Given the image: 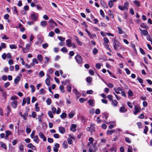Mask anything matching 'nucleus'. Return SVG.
I'll use <instances>...</instances> for the list:
<instances>
[{
  "instance_id": "36",
  "label": "nucleus",
  "mask_w": 152,
  "mask_h": 152,
  "mask_svg": "<svg viewBox=\"0 0 152 152\" xmlns=\"http://www.w3.org/2000/svg\"><path fill=\"white\" fill-rule=\"evenodd\" d=\"M29 50V49L28 48L25 47L24 48H23V51L24 53H26L28 52Z\"/></svg>"
},
{
  "instance_id": "14",
  "label": "nucleus",
  "mask_w": 152,
  "mask_h": 152,
  "mask_svg": "<svg viewBox=\"0 0 152 152\" xmlns=\"http://www.w3.org/2000/svg\"><path fill=\"white\" fill-rule=\"evenodd\" d=\"M60 132L61 134H64L65 132V129L63 127H60L59 128Z\"/></svg>"
},
{
  "instance_id": "43",
  "label": "nucleus",
  "mask_w": 152,
  "mask_h": 152,
  "mask_svg": "<svg viewBox=\"0 0 152 152\" xmlns=\"http://www.w3.org/2000/svg\"><path fill=\"white\" fill-rule=\"evenodd\" d=\"M117 28L118 30V33L120 34H122L123 33V31L121 28L120 27H117Z\"/></svg>"
},
{
  "instance_id": "37",
  "label": "nucleus",
  "mask_w": 152,
  "mask_h": 152,
  "mask_svg": "<svg viewBox=\"0 0 152 152\" xmlns=\"http://www.w3.org/2000/svg\"><path fill=\"white\" fill-rule=\"evenodd\" d=\"M28 115V113L27 112L25 113L23 115L22 117H23V118L24 120H26Z\"/></svg>"
},
{
  "instance_id": "38",
  "label": "nucleus",
  "mask_w": 152,
  "mask_h": 152,
  "mask_svg": "<svg viewBox=\"0 0 152 152\" xmlns=\"http://www.w3.org/2000/svg\"><path fill=\"white\" fill-rule=\"evenodd\" d=\"M86 80L87 82H91L92 80V78L91 77H88L86 78Z\"/></svg>"
},
{
  "instance_id": "29",
  "label": "nucleus",
  "mask_w": 152,
  "mask_h": 152,
  "mask_svg": "<svg viewBox=\"0 0 152 152\" xmlns=\"http://www.w3.org/2000/svg\"><path fill=\"white\" fill-rule=\"evenodd\" d=\"M128 4L127 2H125L123 6L124 10H127L128 9Z\"/></svg>"
},
{
  "instance_id": "60",
  "label": "nucleus",
  "mask_w": 152,
  "mask_h": 152,
  "mask_svg": "<svg viewBox=\"0 0 152 152\" xmlns=\"http://www.w3.org/2000/svg\"><path fill=\"white\" fill-rule=\"evenodd\" d=\"M35 130H33L31 134L30 135V136L32 138H33V137L34 136L35 134Z\"/></svg>"
},
{
  "instance_id": "32",
  "label": "nucleus",
  "mask_w": 152,
  "mask_h": 152,
  "mask_svg": "<svg viewBox=\"0 0 152 152\" xmlns=\"http://www.w3.org/2000/svg\"><path fill=\"white\" fill-rule=\"evenodd\" d=\"M101 4L105 8H107V6L105 3L103 1H101Z\"/></svg>"
},
{
  "instance_id": "59",
  "label": "nucleus",
  "mask_w": 152,
  "mask_h": 152,
  "mask_svg": "<svg viewBox=\"0 0 152 152\" xmlns=\"http://www.w3.org/2000/svg\"><path fill=\"white\" fill-rule=\"evenodd\" d=\"M128 94L130 96H133L132 92L131 90H129L128 91Z\"/></svg>"
},
{
  "instance_id": "2",
  "label": "nucleus",
  "mask_w": 152,
  "mask_h": 152,
  "mask_svg": "<svg viewBox=\"0 0 152 152\" xmlns=\"http://www.w3.org/2000/svg\"><path fill=\"white\" fill-rule=\"evenodd\" d=\"M77 62L79 64H80L82 61V58L80 55H77L75 57Z\"/></svg>"
},
{
  "instance_id": "50",
  "label": "nucleus",
  "mask_w": 152,
  "mask_h": 152,
  "mask_svg": "<svg viewBox=\"0 0 152 152\" xmlns=\"http://www.w3.org/2000/svg\"><path fill=\"white\" fill-rule=\"evenodd\" d=\"M58 38L60 40L62 41H64L65 40L64 37H63L61 36H59L58 37Z\"/></svg>"
},
{
  "instance_id": "5",
  "label": "nucleus",
  "mask_w": 152,
  "mask_h": 152,
  "mask_svg": "<svg viewBox=\"0 0 152 152\" xmlns=\"http://www.w3.org/2000/svg\"><path fill=\"white\" fill-rule=\"evenodd\" d=\"M17 102L16 100L13 101L11 103V105L14 109L16 108L17 106Z\"/></svg>"
},
{
  "instance_id": "1",
  "label": "nucleus",
  "mask_w": 152,
  "mask_h": 152,
  "mask_svg": "<svg viewBox=\"0 0 152 152\" xmlns=\"http://www.w3.org/2000/svg\"><path fill=\"white\" fill-rule=\"evenodd\" d=\"M97 148L96 145L94 144H92V146H90L88 149V151L89 152H95Z\"/></svg>"
},
{
  "instance_id": "46",
  "label": "nucleus",
  "mask_w": 152,
  "mask_h": 152,
  "mask_svg": "<svg viewBox=\"0 0 152 152\" xmlns=\"http://www.w3.org/2000/svg\"><path fill=\"white\" fill-rule=\"evenodd\" d=\"M93 53L94 55H96L98 52V50L96 48H94L93 50Z\"/></svg>"
},
{
  "instance_id": "28",
  "label": "nucleus",
  "mask_w": 152,
  "mask_h": 152,
  "mask_svg": "<svg viewBox=\"0 0 152 152\" xmlns=\"http://www.w3.org/2000/svg\"><path fill=\"white\" fill-rule=\"evenodd\" d=\"M12 10H13V12L14 14H15V13H17V15H18V11L17 10V8L16 7L14 6L12 8Z\"/></svg>"
},
{
  "instance_id": "24",
  "label": "nucleus",
  "mask_w": 152,
  "mask_h": 152,
  "mask_svg": "<svg viewBox=\"0 0 152 152\" xmlns=\"http://www.w3.org/2000/svg\"><path fill=\"white\" fill-rule=\"evenodd\" d=\"M37 58L39 60V61L41 62L43 60V58L42 57V56L41 54H39L37 56Z\"/></svg>"
},
{
  "instance_id": "10",
  "label": "nucleus",
  "mask_w": 152,
  "mask_h": 152,
  "mask_svg": "<svg viewBox=\"0 0 152 152\" xmlns=\"http://www.w3.org/2000/svg\"><path fill=\"white\" fill-rule=\"evenodd\" d=\"M47 76L48 78L46 80L45 83L47 86H49L50 84V81L49 80V78H50V77L48 74L47 75Z\"/></svg>"
},
{
  "instance_id": "23",
  "label": "nucleus",
  "mask_w": 152,
  "mask_h": 152,
  "mask_svg": "<svg viewBox=\"0 0 152 152\" xmlns=\"http://www.w3.org/2000/svg\"><path fill=\"white\" fill-rule=\"evenodd\" d=\"M140 26L142 28H145V29H148V26L145 24L143 23H142L140 25Z\"/></svg>"
},
{
  "instance_id": "55",
  "label": "nucleus",
  "mask_w": 152,
  "mask_h": 152,
  "mask_svg": "<svg viewBox=\"0 0 152 152\" xmlns=\"http://www.w3.org/2000/svg\"><path fill=\"white\" fill-rule=\"evenodd\" d=\"M31 129L30 128L28 127L26 128V132L27 133H29L31 132Z\"/></svg>"
},
{
  "instance_id": "12",
  "label": "nucleus",
  "mask_w": 152,
  "mask_h": 152,
  "mask_svg": "<svg viewBox=\"0 0 152 152\" xmlns=\"http://www.w3.org/2000/svg\"><path fill=\"white\" fill-rule=\"evenodd\" d=\"M140 30L143 35H147L148 34V31L146 30H142L140 28Z\"/></svg>"
},
{
  "instance_id": "48",
  "label": "nucleus",
  "mask_w": 152,
  "mask_h": 152,
  "mask_svg": "<svg viewBox=\"0 0 152 152\" xmlns=\"http://www.w3.org/2000/svg\"><path fill=\"white\" fill-rule=\"evenodd\" d=\"M10 47L11 49H16L17 46L15 45H10Z\"/></svg>"
},
{
  "instance_id": "20",
  "label": "nucleus",
  "mask_w": 152,
  "mask_h": 152,
  "mask_svg": "<svg viewBox=\"0 0 152 152\" xmlns=\"http://www.w3.org/2000/svg\"><path fill=\"white\" fill-rule=\"evenodd\" d=\"M7 115L8 116L10 113L11 112V109L9 106H7Z\"/></svg>"
},
{
  "instance_id": "54",
  "label": "nucleus",
  "mask_w": 152,
  "mask_h": 152,
  "mask_svg": "<svg viewBox=\"0 0 152 152\" xmlns=\"http://www.w3.org/2000/svg\"><path fill=\"white\" fill-rule=\"evenodd\" d=\"M19 149L21 151L23 152L24 151L23 147L22 144H21L19 147Z\"/></svg>"
},
{
  "instance_id": "3",
  "label": "nucleus",
  "mask_w": 152,
  "mask_h": 152,
  "mask_svg": "<svg viewBox=\"0 0 152 152\" xmlns=\"http://www.w3.org/2000/svg\"><path fill=\"white\" fill-rule=\"evenodd\" d=\"M140 108L139 106L138 105H136L134 106L135 111L134 112V114L135 115H136L137 114L140 112Z\"/></svg>"
},
{
  "instance_id": "39",
  "label": "nucleus",
  "mask_w": 152,
  "mask_h": 152,
  "mask_svg": "<svg viewBox=\"0 0 152 152\" xmlns=\"http://www.w3.org/2000/svg\"><path fill=\"white\" fill-rule=\"evenodd\" d=\"M59 89L60 90L61 92L63 93H64L65 92L64 88L63 86H59Z\"/></svg>"
},
{
  "instance_id": "57",
  "label": "nucleus",
  "mask_w": 152,
  "mask_h": 152,
  "mask_svg": "<svg viewBox=\"0 0 152 152\" xmlns=\"http://www.w3.org/2000/svg\"><path fill=\"white\" fill-rule=\"evenodd\" d=\"M125 140L126 142L127 143H130L131 142V141L129 138L128 137H126L125 138Z\"/></svg>"
},
{
  "instance_id": "63",
  "label": "nucleus",
  "mask_w": 152,
  "mask_h": 152,
  "mask_svg": "<svg viewBox=\"0 0 152 152\" xmlns=\"http://www.w3.org/2000/svg\"><path fill=\"white\" fill-rule=\"evenodd\" d=\"M96 67L98 69H100L101 67V65L99 63H97L96 64Z\"/></svg>"
},
{
  "instance_id": "19",
  "label": "nucleus",
  "mask_w": 152,
  "mask_h": 152,
  "mask_svg": "<svg viewBox=\"0 0 152 152\" xmlns=\"http://www.w3.org/2000/svg\"><path fill=\"white\" fill-rule=\"evenodd\" d=\"M34 141L37 143H39V140L37 135L33 137Z\"/></svg>"
},
{
  "instance_id": "27",
  "label": "nucleus",
  "mask_w": 152,
  "mask_h": 152,
  "mask_svg": "<svg viewBox=\"0 0 152 152\" xmlns=\"http://www.w3.org/2000/svg\"><path fill=\"white\" fill-rule=\"evenodd\" d=\"M115 131L113 130H108L107 131V134L110 135L112 134L113 133H114Z\"/></svg>"
},
{
  "instance_id": "18",
  "label": "nucleus",
  "mask_w": 152,
  "mask_h": 152,
  "mask_svg": "<svg viewBox=\"0 0 152 152\" xmlns=\"http://www.w3.org/2000/svg\"><path fill=\"white\" fill-rule=\"evenodd\" d=\"M115 1V0H110L108 2V5L110 8H112L113 5V2Z\"/></svg>"
},
{
  "instance_id": "22",
  "label": "nucleus",
  "mask_w": 152,
  "mask_h": 152,
  "mask_svg": "<svg viewBox=\"0 0 152 152\" xmlns=\"http://www.w3.org/2000/svg\"><path fill=\"white\" fill-rule=\"evenodd\" d=\"M127 111V110L125 109V107H121L120 109V111L122 113H125Z\"/></svg>"
},
{
  "instance_id": "35",
  "label": "nucleus",
  "mask_w": 152,
  "mask_h": 152,
  "mask_svg": "<svg viewBox=\"0 0 152 152\" xmlns=\"http://www.w3.org/2000/svg\"><path fill=\"white\" fill-rule=\"evenodd\" d=\"M67 115L65 113H63L60 115V117L62 118H65Z\"/></svg>"
},
{
  "instance_id": "21",
  "label": "nucleus",
  "mask_w": 152,
  "mask_h": 152,
  "mask_svg": "<svg viewBox=\"0 0 152 152\" xmlns=\"http://www.w3.org/2000/svg\"><path fill=\"white\" fill-rule=\"evenodd\" d=\"M0 144L1 145V147L4 148V149H7V146L5 145V144L3 142H0Z\"/></svg>"
},
{
  "instance_id": "7",
  "label": "nucleus",
  "mask_w": 152,
  "mask_h": 152,
  "mask_svg": "<svg viewBox=\"0 0 152 152\" xmlns=\"http://www.w3.org/2000/svg\"><path fill=\"white\" fill-rule=\"evenodd\" d=\"M27 147L31 149L32 150H34L36 149V147L31 143L28 144L27 145Z\"/></svg>"
},
{
  "instance_id": "13",
  "label": "nucleus",
  "mask_w": 152,
  "mask_h": 152,
  "mask_svg": "<svg viewBox=\"0 0 152 152\" xmlns=\"http://www.w3.org/2000/svg\"><path fill=\"white\" fill-rule=\"evenodd\" d=\"M49 23H50V26L51 28H53L54 26V24L56 26H57V24L56 23L53 21L52 20H50L49 21Z\"/></svg>"
},
{
  "instance_id": "8",
  "label": "nucleus",
  "mask_w": 152,
  "mask_h": 152,
  "mask_svg": "<svg viewBox=\"0 0 152 152\" xmlns=\"http://www.w3.org/2000/svg\"><path fill=\"white\" fill-rule=\"evenodd\" d=\"M30 18L31 20H34V21H35L37 20V15L35 14H31Z\"/></svg>"
},
{
  "instance_id": "47",
  "label": "nucleus",
  "mask_w": 152,
  "mask_h": 152,
  "mask_svg": "<svg viewBox=\"0 0 152 152\" xmlns=\"http://www.w3.org/2000/svg\"><path fill=\"white\" fill-rule=\"evenodd\" d=\"M45 75V73L43 71H41L40 72L39 74V77H42Z\"/></svg>"
},
{
  "instance_id": "53",
  "label": "nucleus",
  "mask_w": 152,
  "mask_h": 152,
  "mask_svg": "<svg viewBox=\"0 0 152 152\" xmlns=\"http://www.w3.org/2000/svg\"><path fill=\"white\" fill-rule=\"evenodd\" d=\"M41 25L42 26H46L47 25V23L46 22V21H44L41 22Z\"/></svg>"
},
{
  "instance_id": "61",
  "label": "nucleus",
  "mask_w": 152,
  "mask_h": 152,
  "mask_svg": "<svg viewBox=\"0 0 152 152\" xmlns=\"http://www.w3.org/2000/svg\"><path fill=\"white\" fill-rule=\"evenodd\" d=\"M73 92L75 93V94L77 95H78L79 94V93L78 91L76 89H74L73 90Z\"/></svg>"
},
{
  "instance_id": "64",
  "label": "nucleus",
  "mask_w": 152,
  "mask_h": 152,
  "mask_svg": "<svg viewBox=\"0 0 152 152\" xmlns=\"http://www.w3.org/2000/svg\"><path fill=\"white\" fill-rule=\"evenodd\" d=\"M137 79L140 83L141 84L143 83V80L142 79L139 77H137Z\"/></svg>"
},
{
  "instance_id": "52",
  "label": "nucleus",
  "mask_w": 152,
  "mask_h": 152,
  "mask_svg": "<svg viewBox=\"0 0 152 152\" xmlns=\"http://www.w3.org/2000/svg\"><path fill=\"white\" fill-rule=\"evenodd\" d=\"M145 128L144 130V133L145 134H147V132L148 130V128L146 126H145Z\"/></svg>"
},
{
  "instance_id": "44",
  "label": "nucleus",
  "mask_w": 152,
  "mask_h": 152,
  "mask_svg": "<svg viewBox=\"0 0 152 152\" xmlns=\"http://www.w3.org/2000/svg\"><path fill=\"white\" fill-rule=\"evenodd\" d=\"M39 94H44L45 93V91H44V90L43 88H42L39 91Z\"/></svg>"
},
{
  "instance_id": "11",
  "label": "nucleus",
  "mask_w": 152,
  "mask_h": 152,
  "mask_svg": "<svg viewBox=\"0 0 152 152\" xmlns=\"http://www.w3.org/2000/svg\"><path fill=\"white\" fill-rule=\"evenodd\" d=\"M20 80V77L19 76H17L14 79L15 83L16 84H18Z\"/></svg>"
},
{
  "instance_id": "40",
  "label": "nucleus",
  "mask_w": 152,
  "mask_h": 152,
  "mask_svg": "<svg viewBox=\"0 0 152 152\" xmlns=\"http://www.w3.org/2000/svg\"><path fill=\"white\" fill-rule=\"evenodd\" d=\"M61 51L63 53H66L67 52L68 50L66 48H63L61 49Z\"/></svg>"
},
{
  "instance_id": "56",
  "label": "nucleus",
  "mask_w": 152,
  "mask_h": 152,
  "mask_svg": "<svg viewBox=\"0 0 152 152\" xmlns=\"http://www.w3.org/2000/svg\"><path fill=\"white\" fill-rule=\"evenodd\" d=\"M111 10H109L108 11V14L111 18H114V16L113 14L111 13Z\"/></svg>"
},
{
  "instance_id": "4",
  "label": "nucleus",
  "mask_w": 152,
  "mask_h": 152,
  "mask_svg": "<svg viewBox=\"0 0 152 152\" xmlns=\"http://www.w3.org/2000/svg\"><path fill=\"white\" fill-rule=\"evenodd\" d=\"M113 47L114 49L117 50V48L119 47V43L117 41L115 40L113 43Z\"/></svg>"
},
{
  "instance_id": "42",
  "label": "nucleus",
  "mask_w": 152,
  "mask_h": 152,
  "mask_svg": "<svg viewBox=\"0 0 152 152\" xmlns=\"http://www.w3.org/2000/svg\"><path fill=\"white\" fill-rule=\"evenodd\" d=\"M30 87L31 89V92L32 93L34 92L35 91V88L34 87V86L32 85H30Z\"/></svg>"
},
{
  "instance_id": "9",
  "label": "nucleus",
  "mask_w": 152,
  "mask_h": 152,
  "mask_svg": "<svg viewBox=\"0 0 152 152\" xmlns=\"http://www.w3.org/2000/svg\"><path fill=\"white\" fill-rule=\"evenodd\" d=\"M77 126L75 124H72L70 127V130L73 132H75L76 131V127Z\"/></svg>"
},
{
  "instance_id": "51",
  "label": "nucleus",
  "mask_w": 152,
  "mask_h": 152,
  "mask_svg": "<svg viewBox=\"0 0 152 152\" xmlns=\"http://www.w3.org/2000/svg\"><path fill=\"white\" fill-rule=\"evenodd\" d=\"M72 87L71 86L68 85L67 86V90L69 92H70L71 91Z\"/></svg>"
},
{
  "instance_id": "45",
  "label": "nucleus",
  "mask_w": 152,
  "mask_h": 152,
  "mask_svg": "<svg viewBox=\"0 0 152 152\" xmlns=\"http://www.w3.org/2000/svg\"><path fill=\"white\" fill-rule=\"evenodd\" d=\"M85 31L90 37H92L91 34L87 28L85 29Z\"/></svg>"
},
{
  "instance_id": "34",
  "label": "nucleus",
  "mask_w": 152,
  "mask_h": 152,
  "mask_svg": "<svg viewBox=\"0 0 152 152\" xmlns=\"http://www.w3.org/2000/svg\"><path fill=\"white\" fill-rule=\"evenodd\" d=\"M38 103H37L35 104V110L37 112H38L39 110V108L38 107Z\"/></svg>"
},
{
  "instance_id": "26",
  "label": "nucleus",
  "mask_w": 152,
  "mask_h": 152,
  "mask_svg": "<svg viewBox=\"0 0 152 152\" xmlns=\"http://www.w3.org/2000/svg\"><path fill=\"white\" fill-rule=\"evenodd\" d=\"M104 45L105 47V48L107 49L110 52H111L112 50L109 47L108 45L107 44H105L104 43Z\"/></svg>"
},
{
  "instance_id": "41",
  "label": "nucleus",
  "mask_w": 152,
  "mask_h": 152,
  "mask_svg": "<svg viewBox=\"0 0 152 152\" xmlns=\"http://www.w3.org/2000/svg\"><path fill=\"white\" fill-rule=\"evenodd\" d=\"M134 4L135 5H137V6H140V3L139 1H135L134 2Z\"/></svg>"
},
{
  "instance_id": "33",
  "label": "nucleus",
  "mask_w": 152,
  "mask_h": 152,
  "mask_svg": "<svg viewBox=\"0 0 152 152\" xmlns=\"http://www.w3.org/2000/svg\"><path fill=\"white\" fill-rule=\"evenodd\" d=\"M63 147L64 148H67L68 145L66 141H64L63 143Z\"/></svg>"
},
{
  "instance_id": "31",
  "label": "nucleus",
  "mask_w": 152,
  "mask_h": 152,
  "mask_svg": "<svg viewBox=\"0 0 152 152\" xmlns=\"http://www.w3.org/2000/svg\"><path fill=\"white\" fill-rule=\"evenodd\" d=\"M88 102L89 105L91 106H93V100L91 99H90L88 101Z\"/></svg>"
},
{
  "instance_id": "58",
  "label": "nucleus",
  "mask_w": 152,
  "mask_h": 152,
  "mask_svg": "<svg viewBox=\"0 0 152 152\" xmlns=\"http://www.w3.org/2000/svg\"><path fill=\"white\" fill-rule=\"evenodd\" d=\"M100 12L101 15L103 18L104 17L105 15L103 11L102 10H100Z\"/></svg>"
},
{
  "instance_id": "15",
  "label": "nucleus",
  "mask_w": 152,
  "mask_h": 152,
  "mask_svg": "<svg viewBox=\"0 0 152 152\" xmlns=\"http://www.w3.org/2000/svg\"><path fill=\"white\" fill-rule=\"evenodd\" d=\"M66 45L69 47L72 46L71 41L70 39H68L66 40Z\"/></svg>"
},
{
  "instance_id": "62",
  "label": "nucleus",
  "mask_w": 152,
  "mask_h": 152,
  "mask_svg": "<svg viewBox=\"0 0 152 152\" xmlns=\"http://www.w3.org/2000/svg\"><path fill=\"white\" fill-rule=\"evenodd\" d=\"M89 73L92 75H93L94 74V72L92 69H90L89 71Z\"/></svg>"
},
{
  "instance_id": "6",
  "label": "nucleus",
  "mask_w": 152,
  "mask_h": 152,
  "mask_svg": "<svg viewBox=\"0 0 152 152\" xmlns=\"http://www.w3.org/2000/svg\"><path fill=\"white\" fill-rule=\"evenodd\" d=\"M39 136L40 138L43 139L44 141H46V138L42 132H40L39 133Z\"/></svg>"
},
{
  "instance_id": "17",
  "label": "nucleus",
  "mask_w": 152,
  "mask_h": 152,
  "mask_svg": "<svg viewBox=\"0 0 152 152\" xmlns=\"http://www.w3.org/2000/svg\"><path fill=\"white\" fill-rule=\"evenodd\" d=\"M5 133H6V137H5V139H7V138L12 133L9 130H7V131H6L5 132Z\"/></svg>"
},
{
  "instance_id": "25",
  "label": "nucleus",
  "mask_w": 152,
  "mask_h": 152,
  "mask_svg": "<svg viewBox=\"0 0 152 152\" xmlns=\"http://www.w3.org/2000/svg\"><path fill=\"white\" fill-rule=\"evenodd\" d=\"M117 101L115 100H113L112 102V104L114 106H116L117 104Z\"/></svg>"
},
{
  "instance_id": "16",
  "label": "nucleus",
  "mask_w": 152,
  "mask_h": 152,
  "mask_svg": "<svg viewBox=\"0 0 152 152\" xmlns=\"http://www.w3.org/2000/svg\"><path fill=\"white\" fill-rule=\"evenodd\" d=\"M89 141L90 142H88V147L90 146V144H92H92H93V142L94 141V139L93 138L91 137H90L89 138Z\"/></svg>"
},
{
  "instance_id": "49",
  "label": "nucleus",
  "mask_w": 152,
  "mask_h": 152,
  "mask_svg": "<svg viewBox=\"0 0 152 152\" xmlns=\"http://www.w3.org/2000/svg\"><path fill=\"white\" fill-rule=\"evenodd\" d=\"M48 114L49 116L51 118H53V115L51 111H49L48 113Z\"/></svg>"
},
{
  "instance_id": "30",
  "label": "nucleus",
  "mask_w": 152,
  "mask_h": 152,
  "mask_svg": "<svg viewBox=\"0 0 152 152\" xmlns=\"http://www.w3.org/2000/svg\"><path fill=\"white\" fill-rule=\"evenodd\" d=\"M51 99L48 98L46 100V102L48 105H50L51 103Z\"/></svg>"
}]
</instances>
